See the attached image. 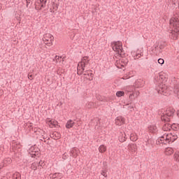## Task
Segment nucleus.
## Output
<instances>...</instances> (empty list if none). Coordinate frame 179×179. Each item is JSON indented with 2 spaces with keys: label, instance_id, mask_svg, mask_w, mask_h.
I'll return each instance as SVG.
<instances>
[{
  "label": "nucleus",
  "instance_id": "6",
  "mask_svg": "<svg viewBox=\"0 0 179 179\" xmlns=\"http://www.w3.org/2000/svg\"><path fill=\"white\" fill-rule=\"evenodd\" d=\"M140 92L138 91L133 92L132 94H130L129 96V99L130 101H129V103L127 104V106H129V104H132V101L139 96Z\"/></svg>",
  "mask_w": 179,
  "mask_h": 179
},
{
  "label": "nucleus",
  "instance_id": "4",
  "mask_svg": "<svg viewBox=\"0 0 179 179\" xmlns=\"http://www.w3.org/2000/svg\"><path fill=\"white\" fill-rule=\"evenodd\" d=\"M174 113H176V110L173 108L167 110L165 114L162 113L161 115L162 121H164V122H170V118H169V117H173Z\"/></svg>",
  "mask_w": 179,
  "mask_h": 179
},
{
  "label": "nucleus",
  "instance_id": "52",
  "mask_svg": "<svg viewBox=\"0 0 179 179\" xmlns=\"http://www.w3.org/2000/svg\"><path fill=\"white\" fill-rule=\"evenodd\" d=\"M48 141H50V138H48Z\"/></svg>",
  "mask_w": 179,
  "mask_h": 179
},
{
  "label": "nucleus",
  "instance_id": "7",
  "mask_svg": "<svg viewBox=\"0 0 179 179\" xmlns=\"http://www.w3.org/2000/svg\"><path fill=\"white\" fill-rule=\"evenodd\" d=\"M115 124L118 125V127H121V125H124L125 124V117L122 116H118L115 119Z\"/></svg>",
  "mask_w": 179,
  "mask_h": 179
},
{
  "label": "nucleus",
  "instance_id": "38",
  "mask_svg": "<svg viewBox=\"0 0 179 179\" xmlns=\"http://www.w3.org/2000/svg\"><path fill=\"white\" fill-rule=\"evenodd\" d=\"M120 142H125L127 141V138L125 137H121L119 138Z\"/></svg>",
  "mask_w": 179,
  "mask_h": 179
},
{
  "label": "nucleus",
  "instance_id": "27",
  "mask_svg": "<svg viewBox=\"0 0 179 179\" xmlns=\"http://www.w3.org/2000/svg\"><path fill=\"white\" fill-rule=\"evenodd\" d=\"M169 127H170V124H165L162 127V129L164 131H170V129L169 128Z\"/></svg>",
  "mask_w": 179,
  "mask_h": 179
},
{
  "label": "nucleus",
  "instance_id": "24",
  "mask_svg": "<svg viewBox=\"0 0 179 179\" xmlns=\"http://www.w3.org/2000/svg\"><path fill=\"white\" fill-rule=\"evenodd\" d=\"M164 47H166V43L163 42L159 43V48L161 50H159V52H162V50H164Z\"/></svg>",
  "mask_w": 179,
  "mask_h": 179
},
{
  "label": "nucleus",
  "instance_id": "19",
  "mask_svg": "<svg viewBox=\"0 0 179 179\" xmlns=\"http://www.w3.org/2000/svg\"><path fill=\"white\" fill-rule=\"evenodd\" d=\"M13 179H22V175L19 172H15L13 175Z\"/></svg>",
  "mask_w": 179,
  "mask_h": 179
},
{
  "label": "nucleus",
  "instance_id": "47",
  "mask_svg": "<svg viewBox=\"0 0 179 179\" xmlns=\"http://www.w3.org/2000/svg\"><path fill=\"white\" fill-rule=\"evenodd\" d=\"M177 156H178L177 159H178L179 160V154H177Z\"/></svg>",
  "mask_w": 179,
  "mask_h": 179
},
{
  "label": "nucleus",
  "instance_id": "1",
  "mask_svg": "<svg viewBox=\"0 0 179 179\" xmlns=\"http://www.w3.org/2000/svg\"><path fill=\"white\" fill-rule=\"evenodd\" d=\"M155 83L159 88H157V92L159 94L165 95L167 93V87H166V82H167V77L163 74H159L155 78Z\"/></svg>",
  "mask_w": 179,
  "mask_h": 179
},
{
  "label": "nucleus",
  "instance_id": "23",
  "mask_svg": "<svg viewBox=\"0 0 179 179\" xmlns=\"http://www.w3.org/2000/svg\"><path fill=\"white\" fill-rule=\"evenodd\" d=\"M130 140L132 141L133 142H136V141H138V136H135L134 134H131L130 135Z\"/></svg>",
  "mask_w": 179,
  "mask_h": 179
},
{
  "label": "nucleus",
  "instance_id": "28",
  "mask_svg": "<svg viewBox=\"0 0 179 179\" xmlns=\"http://www.w3.org/2000/svg\"><path fill=\"white\" fill-rule=\"evenodd\" d=\"M102 170H108V166L107 165V162H103Z\"/></svg>",
  "mask_w": 179,
  "mask_h": 179
},
{
  "label": "nucleus",
  "instance_id": "25",
  "mask_svg": "<svg viewBox=\"0 0 179 179\" xmlns=\"http://www.w3.org/2000/svg\"><path fill=\"white\" fill-rule=\"evenodd\" d=\"M83 75L84 76H86L87 75V76H90L92 78V79L87 78L88 80H93V76H94V74H93L92 73H83Z\"/></svg>",
  "mask_w": 179,
  "mask_h": 179
},
{
  "label": "nucleus",
  "instance_id": "5",
  "mask_svg": "<svg viewBox=\"0 0 179 179\" xmlns=\"http://www.w3.org/2000/svg\"><path fill=\"white\" fill-rule=\"evenodd\" d=\"M43 41L46 45L51 47V45H52V41H54V36L50 34L44 35Z\"/></svg>",
  "mask_w": 179,
  "mask_h": 179
},
{
  "label": "nucleus",
  "instance_id": "22",
  "mask_svg": "<svg viewBox=\"0 0 179 179\" xmlns=\"http://www.w3.org/2000/svg\"><path fill=\"white\" fill-rule=\"evenodd\" d=\"M52 9H54L55 10H58V6H59V3L52 1Z\"/></svg>",
  "mask_w": 179,
  "mask_h": 179
},
{
  "label": "nucleus",
  "instance_id": "13",
  "mask_svg": "<svg viewBox=\"0 0 179 179\" xmlns=\"http://www.w3.org/2000/svg\"><path fill=\"white\" fill-rule=\"evenodd\" d=\"M49 127L50 128H57L58 127V122L57 120H50L49 121Z\"/></svg>",
  "mask_w": 179,
  "mask_h": 179
},
{
  "label": "nucleus",
  "instance_id": "12",
  "mask_svg": "<svg viewBox=\"0 0 179 179\" xmlns=\"http://www.w3.org/2000/svg\"><path fill=\"white\" fill-rule=\"evenodd\" d=\"M73 125H75V122L72 120H69L66 123V129H71V128L73 127Z\"/></svg>",
  "mask_w": 179,
  "mask_h": 179
},
{
  "label": "nucleus",
  "instance_id": "32",
  "mask_svg": "<svg viewBox=\"0 0 179 179\" xmlns=\"http://www.w3.org/2000/svg\"><path fill=\"white\" fill-rule=\"evenodd\" d=\"M38 167H42V169L44 168V166H45V162H43L42 160H41L38 163Z\"/></svg>",
  "mask_w": 179,
  "mask_h": 179
},
{
  "label": "nucleus",
  "instance_id": "31",
  "mask_svg": "<svg viewBox=\"0 0 179 179\" xmlns=\"http://www.w3.org/2000/svg\"><path fill=\"white\" fill-rule=\"evenodd\" d=\"M70 156H71V157L76 158V157H78V154L76 152H75L73 150H71L70 152Z\"/></svg>",
  "mask_w": 179,
  "mask_h": 179
},
{
  "label": "nucleus",
  "instance_id": "9",
  "mask_svg": "<svg viewBox=\"0 0 179 179\" xmlns=\"http://www.w3.org/2000/svg\"><path fill=\"white\" fill-rule=\"evenodd\" d=\"M169 24L171 26H173V27H178V25H179L178 18H176V17H173L169 20Z\"/></svg>",
  "mask_w": 179,
  "mask_h": 179
},
{
  "label": "nucleus",
  "instance_id": "30",
  "mask_svg": "<svg viewBox=\"0 0 179 179\" xmlns=\"http://www.w3.org/2000/svg\"><path fill=\"white\" fill-rule=\"evenodd\" d=\"M81 68V72H83V73L84 72H85V73H87V72H92V70H87L85 71V68H86V66H80Z\"/></svg>",
  "mask_w": 179,
  "mask_h": 179
},
{
  "label": "nucleus",
  "instance_id": "3",
  "mask_svg": "<svg viewBox=\"0 0 179 179\" xmlns=\"http://www.w3.org/2000/svg\"><path fill=\"white\" fill-rule=\"evenodd\" d=\"M41 151L37 147V145H32L29 150V157H32L34 159H37V157H40Z\"/></svg>",
  "mask_w": 179,
  "mask_h": 179
},
{
  "label": "nucleus",
  "instance_id": "35",
  "mask_svg": "<svg viewBox=\"0 0 179 179\" xmlns=\"http://www.w3.org/2000/svg\"><path fill=\"white\" fill-rule=\"evenodd\" d=\"M128 62H129L128 59H122L121 61V63L124 64V65H128Z\"/></svg>",
  "mask_w": 179,
  "mask_h": 179
},
{
  "label": "nucleus",
  "instance_id": "46",
  "mask_svg": "<svg viewBox=\"0 0 179 179\" xmlns=\"http://www.w3.org/2000/svg\"><path fill=\"white\" fill-rule=\"evenodd\" d=\"M122 68H125V66L124 64L121 65Z\"/></svg>",
  "mask_w": 179,
  "mask_h": 179
},
{
  "label": "nucleus",
  "instance_id": "53",
  "mask_svg": "<svg viewBox=\"0 0 179 179\" xmlns=\"http://www.w3.org/2000/svg\"><path fill=\"white\" fill-rule=\"evenodd\" d=\"M134 150L135 151V147H134Z\"/></svg>",
  "mask_w": 179,
  "mask_h": 179
},
{
  "label": "nucleus",
  "instance_id": "42",
  "mask_svg": "<svg viewBox=\"0 0 179 179\" xmlns=\"http://www.w3.org/2000/svg\"><path fill=\"white\" fill-rule=\"evenodd\" d=\"M26 3L27 5H29V3H30V1H29L28 0H26Z\"/></svg>",
  "mask_w": 179,
  "mask_h": 179
},
{
  "label": "nucleus",
  "instance_id": "29",
  "mask_svg": "<svg viewBox=\"0 0 179 179\" xmlns=\"http://www.w3.org/2000/svg\"><path fill=\"white\" fill-rule=\"evenodd\" d=\"M107 171H108V170L102 169L101 172V174L103 176V177H105L106 178H107Z\"/></svg>",
  "mask_w": 179,
  "mask_h": 179
},
{
  "label": "nucleus",
  "instance_id": "18",
  "mask_svg": "<svg viewBox=\"0 0 179 179\" xmlns=\"http://www.w3.org/2000/svg\"><path fill=\"white\" fill-rule=\"evenodd\" d=\"M149 129L152 134H156V132H157V127H156V125L150 126Z\"/></svg>",
  "mask_w": 179,
  "mask_h": 179
},
{
  "label": "nucleus",
  "instance_id": "14",
  "mask_svg": "<svg viewBox=\"0 0 179 179\" xmlns=\"http://www.w3.org/2000/svg\"><path fill=\"white\" fill-rule=\"evenodd\" d=\"M50 178H53V179H55V178L61 179V178H62L63 175H62V173H55L54 174H50Z\"/></svg>",
  "mask_w": 179,
  "mask_h": 179
},
{
  "label": "nucleus",
  "instance_id": "40",
  "mask_svg": "<svg viewBox=\"0 0 179 179\" xmlns=\"http://www.w3.org/2000/svg\"><path fill=\"white\" fill-rule=\"evenodd\" d=\"M159 43H157L156 44H155V45H154L155 50H157V48H159Z\"/></svg>",
  "mask_w": 179,
  "mask_h": 179
},
{
  "label": "nucleus",
  "instance_id": "51",
  "mask_svg": "<svg viewBox=\"0 0 179 179\" xmlns=\"http://www.w3.org/2000/svg\"><path fill=\"white\" fill-rule=\"evenodd\" d=\"M43 139H46V138H45V137H43Z\"/></svg>",
  "mask_w": 179,
  "mask_h": 179
},
{
  "label": "nucleus",
  "instance_id": "10",
  "mask_svg": "<svg viewBox=\"0 0 179 179\" xmlns=\"http://www.w3.org/2000/svg\"><path fill=\"white\" fill-rule=\"evenodd\" d=\"M170 135H171L173 136V138H171V137H170ZM169 134L166 135V141H169V143H170V142H176V140L178 138V137L177 136V135H176V134L173 133H170Z\"/></svg>",
  "mask_w": 179,
  "mask_h": 179
},
{
  "label": "nucleus",
  "instance_id": "49",
  "mask_svg": "<svg viewBox=\"0 0 179 179\" xmlns=\"http://www.w3.org/2000/svg\"><path fill=\"white\" fill-rule=\"evenodd\" d=\"M171 153H173V149L171 148Z\"/></svg>",
  "mask_w": 179,
  "mask_h": 179
},
{
  "label": "nucleus",
  "instance_id": "44",
  "mask_svg": "<svg viewBox=\"0 0 179 179\" xmlns=\"http://www.w3.org/2000/svg\"><path fill=\"white\" fill-rule=\"evenodd\" d=\"M33 131H34V132H37V129H36V128H34V129H33Z\"/></svg>",
  "mask_w": 179,
  "mask_h": 179
},
{
  "label": "nucleus",
  "instance_id": "21",
  "mask_svg": "<svg viewBox=\"0 0 179 179\" xmlns=\"http://www.w3.org/2000/svg\"><path fill=\"white\" fill-rule=\"evenodd\" d=\"M123 96H125V92L124 91H117L116 92L117 97H122Z\"/></svg>",
  "mask_w": 179,
  "mask_h": 179
},
{
  "label": "nucleus",
  "instance_id": "26",
  "mask_svg": "<svg viewBox=\"0 0 179 179\" xmlns=\"http://www.w3.org/2000/svg\"><path fill=\"white\" fill-rule=\"evenodd\" d=\"M170 127H171L172 129H178L179 128V124L173 123L171 126L170 124Z\"/></svg>",
  "mask_w": 179,
  "mask_h": 179
},
{
  "label": "nucleus",
  "instance_id": "20",
  "mask_svg": "<svg viewBox=\"0 0 179 179\" xmlns=\"http://www.w3.org/2000/svg\"><path fill=\"white\" fill-rule=\"evenodd\" d=\"M42 4L41 5V7L40 8H38V7H37V6H36L35 7V9L36 10H41V9H43V8H45V5L47 4V0H45V1H44V3H41Z\"/></svg>",
  "mask_w": 179,
  "mask_h": 179
},
{
  "label": "nucleus",
  "instance_id": "48",
  "mask_svg": "<svg viewBox=\"0 0 179 179\" xmlns=\"http://www.w3.org/2000/svg\"><path fill=\"white\" fill-rule=\"evenodd\" d=\"M161 138H162L164 139V136H162Z\"/></svg>",
  "mask_w": 179,
  "mask_h": 179
},
{
  "label": "nucleus",
  "instance_id": "50",
  "mask_svg": "<svg viewBox=\"0 0 179 179\" xmlns=\"http://www.w3.org/2000/svg\"><path fill=\"white\" fill-rule=\"evenodd\" d=\"M27 8H29V5L27 4Z\"/></svg>",
  "mask_w": 179,
  "mask_h": 179
},
{
  "label": "nucleus",
  "instance_id": "16",
  "mask_svg": "<svg viewBox=\"0 0 179 179\" xmlns=\"http://www.w3.org/2000/svg\"><path fill=\"white\" fill-rule=\"evenodd\" d=\"M136 83L138 87H143V86L145 85V81L142 80H137Z\"/></svg>",
  "mask_w": 179,
  "mask_h": 179
},
{
  "label": "nucleus",
  "instance_id": "2",
  "mask_svg": "<svg viewBox=\"0 0 179 179\" xmlns=\"http://www.w3.org/2000/svg\"><path fill=\"white\" fill-rule=\"evenodd\" d=\"M110 45L115 52H117L120 57H125V52H124V48H122V42L120 41H113L111 42Z\"/></svg>",
  "mask_w": 179,
  "mask_h": 179
},
{
  "label": "nucleus",
  "instance_id": "17",
  "mask_svg": "<svg viewBox=\"0 0 179 179\" xmlns=\"http://www.w3.org/2000/svg\"><path fill=\"white\" fill-rule=\"evenodd\" d=\"M37 167H38V162H33L31 164L30 169L36 171V170H37Z\"/></svg>",
  "mask_w": 179,
  "mask_h": 179
},
{
  "label": "nucleus",
  "instance_id": "41",
  "mask_svg": "<svg viewBox=\"0 0 179 179\" xmlns=\"http://www.w3.org/2000/svg\"><path fill=\"white\" fill-rule=\"evenodd\" d=\"M28 79L31 80L33 79V75L32 74H28Z\"/></svg>",
  "mask_w": 179,
  "mask_h": 179
},
{
  "label": "nucleus",
  "instance_id": "39",
  "mask_svg": "<svg viewBox=\"0 0 179 179\" xmlns=\"http://www.w3.org/2000/svg\"><path fill=\"white\" fill-rule=\"evenodd\" d=\"M68 157H69L68 154L64 153V154L63 155V159H64V160H66V159H68Z\"/></svg>",
  "mask_w": 179,
  "mask_h": 179
},
{
  "label": "nucleus",
  "instance_id": "34",
  "mask_svg": "<svg viewBox=\"0 0 179 179\" xmlns=\"http://www.w3.org/2000/svg\"><path fill=\"white\" fill-rule=\"evenodd\" d=\"M4 164H10L12 163V159L10 158H8L7 159H4L3 161Z\"/></svg>",
  "mask_w": 179,
  "mask_h": 179
},
{
  "label": "nucleus",
  "instance_id": "8",
  "mask_svg": "<svg viewBox=\"0 0 179 179\" xmlns=\"http://www.w3.org/2000/svg\"><path fill=\"white\" fill-rule=\"evenodd\" d=\"M90 60L89 59V57L88 56H84L82 59H81V61L78 63V66H79V64H80V66H86L88 64H89V62Z\"/></svg>",
  "mask_w": 179,
  "mask_h": 179
},
{
  "label": "nucleus",
  "instance_id": "54",
  "mask_svg": "<svg viewBox=\"0 0 179 179\" xmlns=\"http://www.w3.org/2000/svg\"><path fill=\"white\" fill-rule=\"evenodd\" d=\"M45 143H46L47 141H44Z\"/></svg>",
  "mask_w": 179,
  "mask_h": 179
},
{
  "label": "nucleus",
  "instance_id": "37",
  "mask_svg": "<svg viewBox=\"0 0 179 179\" xmlns=\"http://www.w3.org/2000/svg\"><path fill=\"white\" fill-rule=\"evenodd\" d=\"M158 64H159V65H163V64H164V59L159 58L158 59Z\"/></svg>",
  "mask_w": 179,
  "mask_h": 179
},
{
  "label": "nucleus",
  "instance_id": "45",
  "mask_svg": "<svg viewBox=\"0 0 179 179\" xmlns=\"http://www.w3.org/2000/svg\"><path fill=\"white\" fill-rule=\"evenodd\" d=\"M50 12H51V13H54V10H52V8H50Z\"/></svg>",
  "mask_w": 179,
  "mask_h": 179
},
{
  "label": "nucleus",
  "instance_id": "43",
  "mask_svg": "<svg viewBox=\"0 0 179 179\" xmlns=\"http://www.w3.org/2000/svg\"><path fill=\"white\" fill-rule=\"evenodd\" d=\"M57 106H59V107H61V106H62V102H60L59 104H57Z\"/></svg>",
  "mask_w": 179,
  "mask_h": 179
},
{
  "label": "nucleus",
  "instance_id": "15",
  "mask_svg": "<svg viewBox=\"0 0 179 179\" xmlns=\"http://www.w3.org/2000/svg\"><path fill=\"white\" fill-rule=\"evenodd\" d=\"M99 150L100 153H104V152H107V147L105 145H101L99 148Z\"/></svg>",
  "mask_w": 179,
  "mask_h": 179
},
{
  "label": "nucleus",
  "instance_id": "11",
  "mask_svg": "<svg viewBox=\"0 0 179 179\" xmlns=\"http://www.w3.org/2000/svg\"><path fill=\"white\" fill-rule=\"evenodd\" d=\"M174 30L172 31L173 36H174L173 38L177 40L179 34V27H173Z\"/></svg>",
  "mask_w": 179,
  "mask_h": 179
},
{
  "label": "nucleus",
  "instance_id": "36",
  "mask_svg": "<svg viewBox=\"0 0 179 179\" xmlns=\"http://www.w3.org/2000/svg\"><path fill=\"white\" fill-rule=\"evenodd\" d=\"M127 110H129V113H132V111H134V110H135V109H134V106H129L127 107Z\"/></svg>",
  "mask_w": 179,
  "mask_h": 179
},
{
  "label": "nucleus",
  "instance_id": "33",
  "mask_svg": "<svg viewBox=\"0 0 179 179\" xmlns=\"http://www.w3.org/2000/svg\"><path fill=\"white\" fill-rule=\"evenodd\" d=\"M77 75L80 76V75H83V71H82V69L80 67H78L77 69Z\"/></svg>",
  "mask_w": 179,
  "mask_h": 179
},
{
  "label": "nucleus",
  "instance_id": "55",
  "mask_svg": "<svg viewBox=\"0 0 179 179\" xmlns=\"http://www.w3.org/2000/svg\"><path fill=\"white\" fill-rule=\"evenodd\" d=\"M29 1H31V0H29Z\"/></svg>",
  "mask_w": 179,
  "mask_h": 179
}]
</instances>
